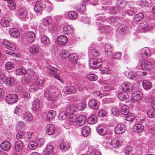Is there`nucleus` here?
I'll use <instances>...</instances> for the list:
<instances>
[{
	"instance_id": "1",
	"label": "nucleus",
	"mask_w": 155,
	"mask_h": 155,
	"mask_svg": "<svg viewBox=\"0 0 155 155\" xmlns=\"http://www.w3.org/2000/svg\"><path fill=\"white\" fill-rule=\"evenodd\" d=\"M103 81H100L99 83H103V84L101 85L100 87L103 91H108L111 90L114 87V82L111 79H104Z\"/></svg>"
},
{
	"instance_id": "2",
	"label": "nucleus",
	"mask_w": 155,
	"mask_h": 155,
	"mask_svg": "<svg viewBox=\"0 0 155 155\" xmlns=\"http://www.w3.org/2000/svg\"><path fill=\"white\" fill-rule=\"evenodd\" d=\"M59 72L60 71L58 69L52 66H49L47 70V72L48 74L54 77L55 78L63 83L62 81V78L60 76Z\"/></svg>"
},
{
	"instance_id": "3",
	"label": "nucleus",
	"mask_w": 155,
	"mask_h": 155,
	"mask_svg": "<svg viewBox=\"0 0 155 155\" xmlns=\"http://www.w3.org/2000/svg\"><path fill=\"white\" fill-rule=\"evenodd\" d=\"M28 12L25 8H20L18 11L17 15L18 17L22 20H25L28 18Z\"/></svg>"
},
{
	"instance_id": "4",
	"label": "nucleus",
	"mask_w": 155,
	"mask_h": 155,
	"mask_svg": "<svg viewBox=\"0 0 155 155\" xmlns=\"http://www.w3.org/2000/svg\"><path fill=\"white\" fill-rule=\"evenodd\" d=\"M5 100L7 103L9 104H13L18 101V96L15 94H10L6 96Z\"/></svg>"
},
{
	"instance_id": "5",
	"label": "nucleus",
	"mask_w": 155,
	"mask_h": 155,
	"mask_svg": "<svg viewBox=\"0 0 155 155\" xmlns=\"http://www.w3.org/2000/svg\"><path fill=\"white\" fill-rule=\"evenodd\" d=\"M40 102L38 99L34 100L33 104V109L35 113L38 114L41 111L42 107L40 105Z\"/></svg>"
},
{
	"instance_id": "6",
	"label": "nucleus",
	"mask_w": 155,
	"mask_h": 155,
	"mask_svg": "<svg viewBox=\"0 0 155 155\" xmlns=\"http://www.w3.org/2000/svg\"><path fill=\"white\" fill-rule=\"evenodd\" d=\"M122 140L120 138H115L111 139L109 141L110 144L115 148H118L122 144Z\"/></svg>"
},
{
	"instance_id": "7",
	"label": "nucleus",
	"mask_w": 155,
	"mask_h": 155,
	"mask_svg": "<svg viewBox=\"0 0 155 155\" xmlns=\"http://www.w3.org/2000/svg\"><path fill=\"white\" fill-rule=\"evenodd\" d=\"M23 114L22 116L23 117V119L26 121H31L33 119V117L32 114L28 111L27 109L23 110Z\"/></svg>"
},
{
	"instance_id": "8",
	"label": "nucleus",
	"mask_w": 155,
	"mask_h": 155,
	"mask_svg": "<svg viewBox=\"0 0 155 155\" xmlns=\"http://www.w3.org/2000/svg\"><path fill=\"white\" fill-rule=\"evenodd\" d=\"M62 29L64 34L70 36L74 34V28L70 25H65L62 27Z\"/></svg>"
},
{
	"instance_id": "9",
	"label": "nucleus",
	"mask_w": 155,
	"mask_h": 155,
	"mask_svg": "<svg viewBox=\"0 0 155 155\" xmlns=\"http://www.w3.org/2000/svg\"><path fill=\"white\" fill-rule=\"evenodd\" d=\"M122 88L123 91L126 92H130L134 90V87L132 84L128 82L123 83L122 85Z\"/></svg>"
},
{
	"instance_id": "10",
	"label": "nucleus",
	"mask_w": 155,
	"mask_h": 155,
	"mask_svg": "<svg viewBox=\"0 0 155 155\" xmlns=\"http://www.w3.org/2000/svg\"><path fill=\"white\" fill-rule=\"evenodd\" d=\"M152 65V63L147 60L142 61L140 65L141 68L144 70L151 69L150 68Z\"/></svg>"
},
{
	"instance_id": "11",
	"label": "nucleus",
	"mask_w": 155,
	"mask_h": 155,
	"mask_svg": "<svg viewBox=\"0 0 155 155\" xmlns=\"http://www.w3.org/2000/svg\"><path fill=\"white\" fill-rule=\"evenodd\" d=\"M66 112L63 111L60 113L59 115V118L61 120H63L65 119L68 115V112L72 111L71 107L70 106L68 107L66 110Z\"/></svg>"
},
{
	"instance_id": "12",
	"label": "nucleus",
	"mask_w": 155,
	"mask_h": 155,
	"mask_svg": "<svg viewBox=\"0 0 155 155\" xmlns=\"http://www.w3.org/2000/svg\"><path fill=\"white\" fill-rule=\"evenodd\" d=\"M2 44L4 47L12 51H15L16 50L15 46L6 39L3 40Z\"/></svg>"
},
{
	"instance_id": "13",
	"label": "nucleus",
	"mask_w": 155,
	"mask_h": 155,
	"mask_svg": "<svg viewBox=\"0 0 155 155\" xmlns=\"http://www.w3.org/2000/svg\"><path fill=\"white\" fill-rule=\"evenodd\" d=\"M125 130V126L122 124L117 125L114 128V132L115 134H121L124 133Z\"/></svg>"
},
{
	"instance_id": "14",
	"label": "nucleus",
	"mask_w": 155,
	"mask_h": 155,
	"mask_svg": "<svg viewBox=\"0 0 155 155\" xmlns=\"http://www.w3.org/2000/svg\"><path fill=\"white\" fill-rule=\"evenodd\" d=\"M46 7V4L43 2H38L35 5L34 9L35 12H41Z\"/></svg>"
},
{
	"instance_id": "15",
	"label": "nucleus",
	"mask_w": 155,
	"mask_h": 155,
	"mask_svg": "<svg viewBox=\"0 0 155 155\" xmlns=\"http://www.w3.org/2000/svg\"><path fill=\"white\" fill-rule=\"evenodd\" d=\"M11 147L10 143L8 141L5 140L2 142L0 144L1 148L5 151L9 149Z\"/></svg>"
},
{
	"instance_id": "16",
	"label": "nucleus",
	"mask_w": 155,
	"mask_h": 155,
	"mask_svg": "<svg viewBox=\"0 0 155 155\" xmlns=\"http://www.w3.org/2000/svg\"><path fill=\"white\" fill-rule=\"evenodd\" d=\"M140 54L143 58L145 59L150 55V52L149 49L147 47H145L141 50Z\"/></svg>"
},
{
	"instance_id": "17",
	"label": "nucleus",
	"mask_w": 155,
	"mask_h": 155,
	"mask_svg": "<svg viewBox=\"0 0 155 155\" xmlns=\"http://www.w3.org/2000/svg\"><path fill=\"white\" fill-rule=\"evenodd\" d=\"M57 41L58 44L63 45L67 42V38L64 35H60L57 38Z\"/></svg>"
},
{
	"instance_id": "18",
	"label": "nucleus",
	"mask_w": 155,
	"mask_h": 155,
	"mask_svg": "<svg viewBox=\"0 0 155 155\" xmlns=\"http://www.w3.org/2000/svg\"><path fill=\"white\" fill-rule=\"evenodd\" d=\"M112 46L109 44H106L105 45L104 50L106 54L107 55L110 56L113 54Z\"/></svg>"
},
{
	"instance_id": "19",
	"label": "nucleus",
	"mask_w": 155,
	"mask_h": 155,
	"mask_svg": "<svg viewBox=\"0 0 155 155\" xmlns=\"http://www.w3.org/2000/svg\"><path fill=\"white\" fill-rule=\"evenodd\" d=\"M45 130L48 135H51L54 133L55 127L52 124H49L46 126Z\"/></svg>"
},
{
	"instance_id": "20",
	"label": "nucleus",
	"mask_w": 155,
	"mask_h": 155,
	"mask_svg": "<svg viewBox=\"0 0 155 155\" xmlns=\"http://www.w3.org/2000/svg\"><path fill=\"white\" fill-rule=\"evenodd\" d=\"M9 33L11 36L14 38H17L19 35L20 33L18 29L12 28H10L9 30Z\"/></svg>"
},
{
	"instance_id": "21",
	"label": "nucleus",
	"mask_w": 155,
	"mask_h": 155,
	"mask_svg": "<svg viewBox=\"0 0 155 155\" xmlns=\"http://www.w3.org/2000/svg\"><path fill=\"white\" fill-rule=\"evenodd\" d=\"M143 126L140 124H135L133 127L134 131L136 132L140 133L142 132L144 129Z\"/></svg>"
},
{
	"instance_id": "22",
	"label": "nucleus",
	"mask_w": 155,
	"mask_h": 155,
	"mask_svg": "<svg viewBox=\"0 0 155 155\" xmlns=\"http://www.w3.org/2000/svg\"><path fill=\"white\" fill-rule=\"evenodd\" d=\"M1 24L3 27H6L10 26L11 23L9 18L5 17L2 18V19L1 21Z\"/></svg>"
},
{
	"instance_id": "23",
	"label": "nucleus",
	"mask_w": 155,
	"mask_h": 155,
	"mask_svg": "<svg viewBox=\"0 0 155 155\" xmlns=\"http://www.w3.org/2000/svg\"><path fill=\"white\" fill-rule=\"evenodd\" d=\"M76 90L74 87L72 86H67L64 89V92L65 93L70 94L75 93Z\"/></svg>"
},
{
	"instance_id": "24",
	"label": "nucleus",
	"mask_w": 155,
	"mask_h": 155,
	"mask_svg": "<svg viewBox=\"0 0 155 155\" xmlns=\"http://www.w3.org/2000/svg\"><path fill=\"white\" fill-rule=\"evenodd\" d=\"M142 93L140 91H137L132 94L133 98L136 101H140L142 97Z\"/></svg>"
},
{
	"instance_id": "25",
	"label": "nucleus",
	"mask_w": 155,
	"mask_h": 155,
	"mask_svg": "<svg viewBox=\"0 0 155 155\" xmlns=\"http://www.w3.org/2000/svg\"><path fill=\"white\" fill-rule=\"evenodd\" d=\"M35 33L32 31L28 32L27 35V39L28 42L32 43L35 40Z\"/></svg>"
},
{
	"instance_id": "26",
	"label": "nucleus",
	"mask_w": 155,
	"mask_h": 155,
	"mask_svg": "<svg viewBox=\"0 0 155 155\" xmlns=\"http://www.w3.org/2000/svg\"><path fill=\"white\" fill-rule=\"evenodd\" d=\"M86 119V117L84 115L80 116L77 119V123L78 126H82L85 123V121Z\"/></svg>"
},
{
	"instance_id": "27",
	"label": "nucleus",
	"mask_w": 155,
	"mask_h": 155,
	"mask_svg": "<svg viewBox=\"0 0 155 155\" xmlns=\"http://www.w3.org/2000/svg\"><path fill=\"white\" fill-rule=\"evenodd\" d=\"M23 143L22 140H18L15 142V148L16 151L20 152L23 148Z\"/></svg>"
},
{
	"instance_id": "28",
	"label": "nucleus",
	"mask_w": 155,
	"mask_h": 155,
	"mask_svg": "<svg viewBox=\"0 0 155 155\" xmlns=\"http://www.w3.org/2000/svg\"><path fill=\"white\" fill-rule=\"evenodd\" d=\"M91 131L90 127L87 126H84L82 129V134L83 136L87 137L90 134Z\"/></svg>"
},
{
	"instance_id": "29",
	"label": "nucleus",
	"mask_w": 155,
	"mask_h": 155,
	"mask_svg": "<svg viewBox=\"0 0 155 155\" xmlns=\"http://www.w3.org/2000/svg\"><path fill=\"white\" fill-rule=\"evenodd\" d=\"M97 71H97V72L100 74L104 73L110 74H111V72L110 70L106 67L99 68L98 70H97Z\"/></svg>"
},
{
	"instance_id": "30",
	"label": "nucleus",
	"mask_w": 155,
	"mask_h": 155,
	"mask_svg": "<svg viewBox=\"0 0 155 155\" xmlns=\"http://www.w3.org/2000/svg\"><path fill=\"white\" fill-rule=\"evenodd\" d=\"M99 30L101 33H106L109 32L110 28L109 26L102 24L99 26Z\"/></svg>"
},
{
	"instance_id": "31",
	"label": "nucleus",
	"mask_w": 155,
	"mask_h": 155,
	"mask_svg": "<svg viewBox=\"0 0 155 155\" xmlns=\"http://www.w3.org/2000/svg\"><path fill=\"white\" fill-rule=\"evenodd\" d=\"M118 97L121 101H125L129 98V95L126 92H124L119 93Z\"/></svg>"
},
{
	"instance_id": "32",
	"label": "nucleus",
	"mask_w": 155,
	"mask_h": 155,
	"mask_svg": "<svg viewBox=\"0 0 155 155\" xmlns=\"http://www.w3.org/2000/svg\"><path fill=\"white\" fill-rule=\"evenodd\" d=\"M42 24L44 26H47L49 24L52 23V18L49 16L44 18L42 20Z\"/></svg>"
},
{
	"instance_id": "33",
	"label": "nucleus",
	"mask_w": 155,
	"mask_h": 155,
	"mask_svg": "<svg viewBox=\"0 0 155 155\" xmlns=\"http://www.w3.org/2000/svg\"><path fill=\"white\" fill-rule=\"evenodd\" d=\"M26 72L27 70L24 67H21L16 69L15 73L16 74L18 75H25Z\"/></svg>"
},
{
	"instance_id": "34",
	"label": "nucleus",
	"mask_w": 155,
	"mask_h": 155,
	"mask_svg": "<svg viewBox=\"0 0 155 155\" xmlns=\"http://www.w3.org/2000/svg\"><path fill=\"white\" fill-rule=\"evenodd\" d=\"M116 5L120 8H123L125 7L127 2L124 0H116Z\"/></svg>"
},
{
	"instance_id": "35",
	"label": "nucleus",
	"mask_w": 155,
	"mask_h": 155,
	"mask_svg": "<svg viewBox=\"0 0 155 155\" xmlns=\"http://www.w3.org/2000/svg\"><path fill=\"white\" fill-rule=\"evenodd\" d=\"M88 123L89 124H94L97 122V117L96 115H93L89 117L87 119Z\"/></svg>"
},
{
	"instance_id": "36",
	"label": "nucleus",
	"mask_w": 155,
	"mask_h": 155,
	"mask_svg": "<svg viewBox=\"0 0 155 155\" xmlns=\"http://www.w3.org/2000/svg\"><path fill=\"white\" fill-rule=\"evenodd\" d=\"M142 85L144 89L146 90H148L152 87V84L147 81H143L142 82Z\"/></svg>"
},
{
	"instance_id": "37",
	"label": "nucleus",
	"mask_w": 155,
	"mask_h": 155,
	"mask_svg": "<svg viewBox=\"0 0 155 155\" xmlns=\"http://www.w3.org/2000/svg\"><path fill=\"white\" fill-rule=\"evenodd\" d=\"M53 147L51 145H48L46 146L44 150L45 154L48 155L51 154L53 151Z\"/></svg>"
},
{
	"instance_id": "38",
	"label": "nucleus",
	"mask_w": 155,
	"mask_h": 155,
	"mask_svg": "<svg viewBox=\"0 0 155 155\" xmlns=\"http://www.w3.org/2000/svg\"><path fill=\"white\" fill-rule=\"evenodd\" d=\"M143 14L142 13H139L134 16V20L135 21L139 22L143 19Z\"/></svg>"
},
{
	"instance_id": "39",
	"label": "nucleus",
	"mask_w": 155,
	"mask_h": 155,
	"mask_svg": "<svg viewBox=\"0 0 155 155\" xmlns=\"http://www.w3.org/2000/svg\"><path fill=\"white\" fill-rule=\"evenodd\" d=\"M5 82L7 84L10 86H12L15 84V80L14 78L11 77H7Z\"/></svg>"
},
{
	"instance_id": "40",
	"label": "nucleus",
	"mask_w": 155,
	"mask_h": 155,
	"mask_svg": "<svg viewBox=\"0 0 155 155\" xmlns=\"http://www.w3.org/2000/svg\"><path fill=\"white\" fill-rule=\"evenodd\" d=\"M129 108L126 105L122 106L121 108L120 113L124 115L127 114L129 112Z\"/></svg>"
},
{
	"instance_id": "41",
	"label": "nucleus",
	"mask_w": 155,
	"mask_h": 155,
	"mask_svg": "<svg viewBox=\"0 0 155 155\" xmlns=\"http://www.w3.org/2000/svg\"><path fill=\"white\" fill-rule=\"evenodd\" d=\"M89 66L91 68L95 69L97 68V60L96 59H93L89 61Z\"/></svg>"
},
{
	"instance_id": "42",
	"label": "nucleus",
	"mask_w": 155,
	"mask_h": 155,
	"mask_svg": "<svg viewBox=\"0 0 155 155\" xmlns=\"http://www.w3.org/2000/svg\"><path fill=\"white\" fill-rule=\"evenodd\" d=\"M24 132L22 131H18L16 136V138L17 139H21L24 141H27L25 140L24 135Z\"/></svg>"
},
{
	"instance_id": "43",
	"label": "nucleus",
	"mask_w": 155,
	"mask_h": 155,
	"mask_svg": "<svg viewBox=\"0 0 155 155\" xmlns=\"http://www.w3.org/2000/svg\"><path fill=\"white\" fill-rule=\"evenodd\" d=\"M125 120L128 121H131L135 118L134 114L133 113H127L125 115Z\"/></svg>"
},
{
	"instance_id": "44",
	"label": "nucleus",
	"mask_w": 155,
	"mask_h": 155,
	"mask_svg": "<svg viewBox=\"0 0 155 155\" xmlns=\"http://www.w3.org/2000/svg\"><path fill=\"white\" fill-rule=\"evenodd\" d=\"M60 147L62 152L68 149L70 147L68 143L64 142L61 143Z\"/></svg>"
},
{
	"instance_id": "45",
	"label": "nucleus",
	"mask_w": 155,
	"mask_h": 155,
	"mask_svg": "<svg viewBox=\"0 0 155 155\" xmlns=\"http://www.w3.org/2000/svg\"><path fill=\"white\" fill-rule=\"evenodd\" d=\"M67 119L69 122L73 123L76 121L77 116L75 114L71 113L69 114Z\"/></svg>"
},
{
	"instance_id": "46",
	"label": "nucleus",
	"mask_w": 155,
	"mask_h": 155,
	"mask_svg": "<svg viewBox=\"0 0 155 155\" xmlns=\"http://www.w3.org/2000/svg\"><path fill=\"white\" fill-rule=\"evenodd\" d=\"M148 117L149 118H153L155 117V109L154 108L150 109L147 112Z\"/></svg>"
},
{
	"instance_id": "47",
	"label": "nucleus",
	"mask_w": 155,
	"mask_h": 155,
	"mask_svg": "<svg viewBox=\"0 0 155 155\" xmlns=\"http://www.w3.org/2000/svg\"><path fill=\"white\" fill-rule=\"evenodd\" d=\"M56 115L55 111L53 110H50L48 113L47 118L48 120L53 119Z\"/></svg>"
},
{
	"instance_id": "48",
	"label": "nucleus",
	"mask_w": 155,
	"mask_h": 155,
	"mask_svg": "<svg viewBox=\"0 0 155 155\" xmlns=\"http://www.w3.org/2000/svg\"><path fill=\"white\" fill-rule=\"evenodd\" d=\"M69 54V52L64 49L62 50L60 52V56L63 58H67L68 57Z\"/></svg>"
},
{
	"instance_id": "49",
	"label": "nucleus",
	"mask_w": 155,
	"mask_h": 155,
	"mask_svg": "<svg viewBox=\"0 0 155 155\" xmlns=\"http://www.w3.org/2000/svg\"><path fill=\"white\" fill-rule=\"evenodd\" d=\"M44 95L49 100H50L51 101H55V99L53 98L52 97V94L48 90L45 91V92Z\"/></svg>"
},
{
	"instance_id": "50",
	"label": "nucleus",
	"mask_w": 155,
	"mask_h": 155,
	"mask_svg": "<svg viewBox=\"0 0 155 155\" xmlns=\"http://www.w3.org/2000/svg\"><path fill=\"white\" fill-rule=\"evenodd\" d=\"M106 112L104 110L100 111L98 113L99 119L101 120H103L104 118L106 117Z\"/></svg>"
},
{
	"instance_id": "51",
	"label": "nucleus",
	"mask_w": 155,
	"mask_h": 155,
	"mask_svg": "<svg viewBox=\"0 0 155 155\" xmlns=\"http://www.w3.org/2000/svg\"><path fill=\"white\" fill-rule=\"evenodd\" d=\"M38 146V143L35 141H30L28 144L29 148L31 150H34Z\"/></svg>"
},
{
	"instance_id": "52",
	"label": "nucleus",
	"mask_w": 155,
	"mask_h": 155,
	"mask_svg": "<svg viewBox=\"0 0 155 155\" xmlns=\"http://www.w3.org/2000/svg\"><path fill=\"white\" fill-rule=\"evenodd\" d=\"M8 7L11 9L14 10L16 8V5L14 2L12 0L7 1Z\"/></svg>"
},
{
	"instance_id": "53",
	"label": "nucleus",
	"mask_w": 155,
	"mask_h": 155,
	"mask_svg": "<svg viewBox=\"0 0 155 155\" xmlns=\"http://www.w3.org/2000/svg\"><path fill=\"white\" fill-rule=\"evenodd\" d=\"M26 108L25 107H23L21 109H20L19 108L16 107L14 109V113L15 114H19V115L21 116L23 113L22 112L23 111V110H25Z\"/></svg>"
},
{
	"instance_id": "54",
	"label": "nucleus",
	"mask_w": 155,
	"mask_h": 155,
	"mask_svg": "<svg viewBox=\"0 0 155 155\" xmlns=\"http://www.w3.org/2000/svg\"><path fill=\"white\" fill-rule=\"evenodd\" d=\"M41 43L44 45H47L50 43L49 39L46 36L41 37Z\"/></svg>"
},
{
	"instance_id": "55",
	"label": "nucleus",
	"mask_w": 155,
	"mask_h": 155,
	"mask_svg": "<svg viewBox=\"0 0 155 155\" xmlns=\"http://www.w3.org/2000/svg\"><path fill=\"white\" fill-rule=\"evenodd\" d=\"M30 50L31 54H35L38 52L39 48L36 46L33 45L30 47Z\"/></svg>"
},
{
	"instance_id": "56",
	"label": "nucleus",
	"mask_w": 155,
	"mask_h": 155,
	"mask_svg": "<svg viewBox=\"0 0 155 155\" xmlns=\"http://www.w3.org/2000/svg\"><path fill=\"white\" fill-rule=\"evenodd\" d=\"M80 20L81 22L88 25L91 23L90 19L88 17L82 16L80 18Z\"/></svg>"
},
{
	"instance_id": "57",
	"label": "nucleus",
	"mask_w": 155,
	"mask_h": 155,
	"mask_svg": "<svg viewBox=\"0 0 155 155\" xmlns=\"http://www.w3.org/2000/svg\"><path fill=\"white\" fill-rule=\"evenodd\" d=\"M68 15L70 18L72 19H75L78 17L77 13L74 11L70 12L68 13Z\"/></svg>"
},
{
	"instance_id": "58",
	"label": "nucleus",
	"mask_w": 155,
	"mask_h": 155,
	"mask_svg": "<svg viewBox=\"0 0 155 155\" xmlns=\"http://www.w3.org/2000/svg\"><path fill=\"white\" fill-rule=\"evenodd\" d=\"M15 65L14 63L11 61H8L7 62L5 65V67L6 69L8 70H10L14 67Z\"/></svg>"
},
{
	"instance_id": "59",
	"label": "nucleus",
	"mask_w": 155,
	"mask_h": 155,
	"mask_svg": "<svg viewBox=\"0 0 155 155\" xmlns=\"http://www.w3.org/2000/svg\"><path fill=\"white\" fill-rule=\"evenodd\" d=\"M68 58L70 61L73 62L76 60L77 56L75 54L71 53L69 54Z\"/></svg>"
},
{
	"instance_id": "60",
	"label": "nucleus",
	"mask_w": 155,
	"mask_h": 155,
	"mask_svg": "<svg viewBox=\"0 0 155 155\" xmlns=\"http://www.w3.org/2000/svg\"><path fill=\"white\" fill-rule=\"evenodd\" d=\"M97 104V101L96 99H92L88 102L89 106L91 108H93L94 107L96 106Z\"/></svg>"
},
{
	"instance_id": "61",
	"label": "nucleus",
	"mask_w": 155,
	"mask_h": 155,
	"mask_svg": "<svg viewBox=\"0 0 155 155\" xmlns=\"http://www.w3.org/2000/svg\"><path fill=\"white\" fill-rule=\"evenodd\" d=\"M97 133L100 135L103 136L106 133L105 129L104 127H97Z\"/></svg>"
},
{
	"instance_id": "62",
	"label": "nucleus",
	"mask_w": 155,
	"mask_h": 155,
	"mask_svg": "<svg viewBox=\"0 0 155 155\" xmlns=\"http://www.w3.org/2000/svg\"><path fill=\"white\" fill-rule=\"evenodd\" d=\"M150 24V21L147 22L146 21H144L141 23L140 26L144 29L146 28L147 27L150 28V26L151 27Z\"/></svg>"
},
{
	"instance_id": "63",
	"label": "nucleus",
	"mask_w": 155,
	"mask_h": 155,
	"mask_svg": "<svg viewBox=\"0 0 155 155\" xmlns=\"http://www.w3.org/2000/svg\"><path fill=\"white\" fill-rule=\"evenodd\" d=\"M85 5L83 4L82 5H80L77 8V10L80 12H84L86 11Z\"/></svg>"
},
{
	"instance_id": "64",
	"label": "nucleus",
	"mask_w": 155,
	"mask_h": 155,
	"mask_svg": "<svg viewBox=\"0 0 155 155\" xmlns=\"http://www.w3.org/2000/svg\"><path fill=\"white\" fill-rule=\"evenodd\" d=\"M111 112L115 116H118L120 113V110L117 108H113L111 110Z\"/></svg>"
}]
</instances>
